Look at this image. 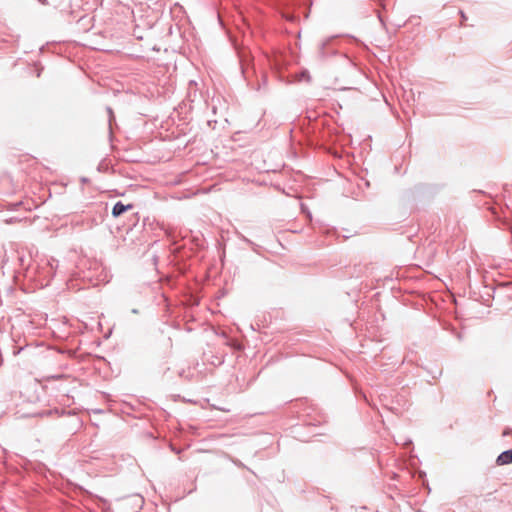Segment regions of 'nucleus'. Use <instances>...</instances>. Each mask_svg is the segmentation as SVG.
Masks as SVG:
<instances>
[{"label": "nucleus", "mask_w": 512, "mask_h": 512, "mask_svg": "<svg viewBox=\"0 0 512 512\" xmlns=\"http://www.w3.org/2000/svg\"><path fill=\"white\" fill-rule=\"evenodd\" d=\"M496 463L499 466L507 465L512 463V449L502 452L496 459Z\"/></svg>", "instance_id": "1"}, {"label": "nucleus", "mask_w": 512, "mask_h": 512, "mask_svg": "<svg viewBox=\"0 0 512 512\" xmlns=\"http://www.w3.org/2000/svg\"><path fill=\"white\" fill-rule=\"evenodd\" d=\"M132 207H133V206H132L131 204H129V205H124L122 202H117V203L114 205L113 209H112V215H113L114 217H118V216H120L121 214H123L125 211L132 209Z\"/></svg>", "instance_id": "2"}, {"label": "nucleus", "mask_w": 512, "mask_h": 512, "mask_svg": "<svg viewBox=\"0 0 512 512\" xmlns=\"http://www.w3.org/2000/svg\"><path fill=\"white\" fill-rule=\"evenodd\" d=\"M462 19H466L465 15L461 13Z\"/></svg>", "instance_id": "3"}]
</instances>
